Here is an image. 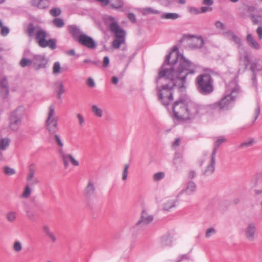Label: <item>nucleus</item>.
<instances>
[{
	"label": "nucleus",
	"instance_id": "nucleus-25",
	"mask_svg": "<svg viewBox=\"0 0 262 262\" xmlns=\"http://www.w3.org/2000/svg\"><path fill=\"white\" fill-rule=\"evenodd\" d=\"M172 237L169 234H166L160 238V244L162 247L169 246L172 244Z\"/></svg>",
	"mask_w": 262,
	"mask_h": 262
},
{
	"label": "nucleus",
	"instance_id": "nucleus-27",
	"mask_svg": "<svg viewBox=\"0 0 262 262\" xmlns=\"http://www.w3.org/2000/svg\"><path fill=\"white\" fill-rule=\"evenodd\" d=\"M91 110L93 114L98 118L103 116V112L102 108L99 107L97 105L94 104L91 107Z\"/></svg>",
	"mask_w": 262,
	"mask_h": 262
},
{
	"label": "nucleus",
	"instance_id": "nucleus-64",
	"mask_svg": "<svg viewBox=\"0 0 262 262\" xmlns=\"http://www.w3.org/2000/svg\"><path fill=\"white\" fill-rule=\"evenodd\" d=\"M256 33L260 40L262 39V27H259L256 30Z\"/></svg>",
	"mask_w": 262,
	"mask_h": 262
},
{
	"label": "nucleus",
	"instance_id": "nucleus-30",
	"mask_svg": "<svg viewBox=\"0 0 262 262\" xmlns=\"http://www.w3.org/2000/svg\"><path fill=\"white\" fill-rule=\"evenodd\" d=\"M141 12L143 15H146L149 14H159L161 12L159 10L154 9L150 7L144 8L142 9Z\"/></svg>",
	"mask_w": 262,
	"mask_h": 262
},
{
	"label": "nucleus",
	"instance_id": "nucleus-43",
	"mask_svg": "<svg viewBox=\"0 0 262 262\" xmlns=\"http://www.w3.org/2000/svg\"><path fill=\"white\" fill-rule=\"evenodd\" d=\"M216 233V229L213 227L208 228L205 232V237L209 238Z\"/></svg>",
	"mask_w": 262,
	"mask_h": 262
},
{
	"label": "nucleus",
	"instance_id": "nucleus-41",
	"mask_svg": "<svg viewBox=\"0 0 262 262\" xmlns=\"http://www.w3.org/2000/svg\"><path fill=\"white\" fill-rule=\"evenodd\" d=\"M251 20L254 24L261 25L262 24V16L261 15H251Z\"/></svg>",
	"mask_w": 262,
	"mask_h": 262
},
{
	"label": "nucleus",
	"instance_id": "nucleus-10",
	"mask_svg": "<svg viewBox=\"0 0 262 262\" xmlns=\"http://www.w3.org/2000/svg\"><path fill=\"white\" fill-rule=\"evenodd\" d=\"M77 41L80 45L90 49H94L97 47V43L93 38L85 33L80 35Z\"/></svg>",
	"mask_w": 262,
	"mask_h": 262
},
{
	"label": "nucleus",
	"instance_id": "nucleus-8",
	"mask_svg": "<svg viewBox=\"0 0 262 262\" xmlns=\"http://www.w3.org/2000/svg\"><path fill=\"white\" fill-rule=\"evenodd\" d=\"M24 114V109L18 107L11 113L10 117V127L14 131H16L21 123V119Z\"/></svg>",
	"mask_w": 262,
	"mask_h": 262
},
{
	"label": "nucleus",
	"instance_id": "nucleus-34",
	"mask_svg": "<svg viewBox=\"0 0 262 262\" xmlns=\"http://www.w3.org/2000/svg\"><path fill=\"white\" fill-rule=\"evenodd\" d=\"M52 72L54 75H58L62 72L60 63L58 61L55 62L52 68Z\"/></svg>",
	"mask_w": 262,
	"mask_h": 262
},
{
	"label": "nucleus",
	"instance_id": "nucleus-24",
	"mask_svg": "<svg viewBox=\"0 0 262 262\" xmlns=\"http://www.w3.org/2000/svg\"><path fill=\"white\" fill-rule=\"evenodd\" d=\"M177 201L176 199H168L163 204V209L165 211H170L176 207Z\"/></svg>",
	"mask_w": 262,
	"mask_h": 262
},
{
	"label": "nucleus",
	"instance_id": "nucleus-40",
	"mask_svg": "<svg viewBox=\"0 0 262 262\" xmlns=\"http://www.w3.org/2000/svg\"><path fill=\"white\" fill-rule=\"evenodd\" d=\"M252 70L260 71L262 70V61L256 60L251 66Z\"/></svg>",
	"mask_w": 262,
	"mask_h": 262
},
{
	"label": "nucleus",
	"instance_id": "nucleus-58",
	"mask_svg": "<svg viewBox=\"0 0 262 262\" xmlns=\"http://www.w3.org/2000/svg\"><path fill=\"white\" fill-rule=\"evenodd\" d=\"M215 26L216 27V28L221 30H224L225 29V25L220 21H217L216 22H215Z\"/></svg>",
	"mask_w": 262,
	"mask_h": 262
},
{
	"label": "nucleus",
	"instance_id": "nucleus-13",
	"mask_svg": "<svg viewBox=\"0 0 262 262\" xmlns=\"http://www.w3.org/2000/svg\"><path fill=\"white\" fill-rule=\"evenodd\" d=\"M216 156L211 155L207 160L208 164L205 167L203 171V175L208 177L211 175L215 170V163Z\"/></svg>",
	"mask_w": 262,
	"mask_h": 262
},
{
	"label": "nucleus",
	"instance_id": "nucleus-31",
	"mask_svg": "<svg viewBox=\"0 0 262 262\" xmlns=\"http://www.w3.org/2000/svg\"><path fill=\"white\" fill-rule=\"evenodd\" d=\"M124 2L123 0H114L110 5V7L114 9H119L123 8Z\"/></svg>",
	"mask_w": 262,
	"mask_h": 262
},
{
	"label": "nucleus",
	"instance_id": "nucleus-36",
	"mask_svg": "<svg viewBox=\"0 0 262 262\" xmlns=\"http://www.w3.org/2000/svg\"><path fill=\"white\" fill-rule=\"evenodd\" d=\"M56 85L58 86V90L57 91L58 98L60 99L62 94L65 92L63 83L61 81L56 82Z\"/></svg>",
	"mask_w": 262,
	"mask_h": 262
},
{
	"label": "nucleus",
	"instance_id": "nucleus-45",
	"mask_svg": "<svg viewBox=\"0 0 262 262\" xmlns=\"http://www.w3.org/2000/svg\"><path fill=\"white\" fill-rule=\"evenodd\" d=\"M129 165L128 164H125L124 165V168L122 171V180L123 181H126L127 179V176L128 173V168Z\"/></svg>",
	"mask_w": 262,
	"mask_h": 262
},
{
	"label": "nucleus",
	"instance_id": "nucleus-21",
	"mask_svg": "<svg viewBox=\"0 0 262 262\" xmlns=\"http://www.w3.org/2000/svg\"><path fill=\"white\" fill-rule=\"evenodd\" d=\"M246 40L248 46L251 48L258 50L260 48L259 44L255 40L251 34H248L246 37Z\"/></svg>",
	"mask_w": 262,
	"mask_h": 262
},
{
	"label": "nucleus",
	"instance_id": "nucleus-42",
	"mask_svg": "<svg viewBox=\"0 0 262 262\" xmlns=\"http://www.w3.org/2000/svg\"><path fill=\"white\" fill-rule=\"evenodd\" d=\"M20 65L21 67L24 68L27 66H30L33 64V59H29L26 58H23L20 61Z\"/></svg>",
	"mask_w": 262,
	"mask_h": 262
},
{
	"label": "nucleus",
	"instance_id": "nucleus-51",
	"mask_svg": "<svg viewBox=\"0 0 262 262\" xmlns=\"http://www.w3.org/2000/svg\"><path fill=\"white\" fill-rule=\"evenodd\" d=\"M4 170L5 173L8 175H13L15 173V170L8 166L5 167Z\"/></svg>",
	"mask_w": 262,
	"mask_h": 262
},
{
	"label": "nucleus",
	"instance_id": "nucleus-19",
	"mask_svg": "<svg viewBox=\"0 0 262 262\" xmlns=\"http://www.w3.org/2000/svg\"><path fill=\"white\" fill-rule=\"evenodd\" d=\"M239 9L243 15H249L251 18V15H254L253 13L255 11L256 8L253 6L244 5Z\"/></svg>",
	"mask_w": 262,
	"mask_h": 262
},
{
	"label": "nucleus",
	"instance_id": "nucleus-35",
	"mask_svg": "<svg viewBox=\"0 0 262 262\" xmlns=\"http://www.w3.org/2000/svg\"><path fill=\"white\" fill-rule=\"evenodd\" d=\"M193 44L192 45V47L194 48H201L204 44V40L202 37H199L195 38L193 40Z\"/></svg>",
	"mask_w": 262,
	"mask_h": 262
},
{
	"label": "nucleus",
	"instance_id": "nucleus-55",
	"mask_svg": "<svg viewBox=\"0 0 262 262\" xmlns=\"http://www.w3.org/2000/svg\"><path fill=\"white\" fill-rule=\"evenodd\" d=\"M8 88V83L6 78L0 80V88Z\"/></svg>",
	"mask_w": 262,
	"mask_h": 262
},
{
	"label": "nucleus",
	"instance_id": "nucleus-1",
	"mask_svg": "<svg viewBox=\"0 0 262 262\" xmlns=\"http://www.w3.org/2000/svg\"><path fill=\"white\" fill-rule=\"evenodd\" d=\"M177 50L174 47L168 55L156 80L159 99L164 105L173 100V88H185L186 77L189 74H194L196 68L195 64L183 55L174 53Z\"/></svg>",
	"mask_w": 262,
	"mask_h": 262
},
{
	"label": "nucleus",
	"instance_id": "nucleus-17",
	"mask_svg": "<svg viewBox=\"0 0 262 262\" xmlns=\"http://www.w3.org/2000/svg\"><path fill=\"white\" fill-rule=\"evenodd\" d=\"M51 138L53 139L57 146V153L64 151V143L61 137L57 134L51 135Z\"/></svg>",
	"mask_w": 262,
	"mask_h": 262
},
{
	"label": "nucleus",
	"instance_id": "nucleus-37",
	"mask_svg": "<svg viewBox=\"0 0 262 262\" xmlns=\"http://www.w3.org/2000/svg\"><path fill=\"white\" fill-rule=\"evenodd\" d=\"M30 186H30L29 185H27V184L25 186L24 191H23V193L21 194V196H20L21 198L27 199L30 196V195L31 193V192H32V190H31V188L30 187Z\"/></svg>",
	"mask_w": 262,
	"mask_h": 262
},
{
	"label": "nucleus",
	"instance_id": "nucleus-46",
	"mask_svg": "<svg viewBox=\"0 0 262 262\" xmlns=\"http://www.w3.org/2000/svg\"><path fill=\"white\" fill-rule=\"evenodd\" d=\"M165 177V173L164 172H159L155 173L153 175V179L154 181L157 182L162 180Z\"/></svg>",
	"mask_w": 262,
	"mask_h": 262
},
{
	"label": "nucleus",
	"instance_id": "nucleus-14",
	"mask_svg": "<svg viewBox=\"0 0 262 262\" xmlns=\"http://www.w3.org/2000/svg\"><path fill=\"white\" fill-rule=\"evenodd\" d=\"M96 192V186L94 181L90 179L88 184L84 190V195L87 199H91L93 197Z\"/></svg>",
	"mask_w": 262,
	"mask_h": 262
},
{
	"label": "nucleus",
	"instance_id": "nucleus-18",
	"mask_svg": "<svg viewBox=\"0 0 262 262\" xmlns=\"http://www.w3.org/2000/svg\"><path fill=\"white\" fill-rule=\"evenodd\" d=\"M34 174V170L30 168L26 178L27 181L28 182L27 185H29L30 186H33L39 183V179L37 177H35Z\"/></svg>",
	"mask_w": 262,
	"mask_h": 262
},
{
	"label": "nucleus",
	"instance_id": "nucleus-62",
	"mask_svg": "<svg viewBox=\"0 0 262 262\" xmlns=\"http://www.w3.org/2000/svg\"><path fill=\"white\" fill-rule=\"evenodd\" d=\"M212 10V8L211 7H206V6H204V7H201V13H205L207 11H211Z\"/></svg>",
	"mask_w": 262,
	"mask_h": 262
},
{
	"label": "nucleus",
	"instance_id": "nucleus-56",
	"mask_svg": "<svg viewBox=\"0 0 262 262\" xmlns=\"http://www.w3.org/2000/svg\"><path fill=\"white\" fill-rule=\"evenodd\" d=\"M77 117L79 121V124L81 126H82L84 124V119L80 114H78L77 115Z\"/></svg>",
	"mask_w": 262,
	"mask_h": 262
},
{
	"label": "nucleus",
	"instance_id": "nucleus-9",
	"mask_svg": "<svg viewBox=\"0 0 262 262\" xmlns=\"http://www.w3.org/2000/svg\"><path fill=\"white\" fill-rule=\"evenodd\" d=\"M245 235L249 242H253L257 235L256 225L254 223H249L244 230Z\"/></svg>",
	"mask_w": 262,
	"mask_h": 262
},
{
	"label": "nucleus",
	"instance_id": "nucleus-16",
	"mask_svg": "<svg viewBox=\"0 0 262 262\" xmlns=\"http://www.w3.org/2000/svg\"><path fill=\"white\" fill-rule=\"evenodd\" d=\"M196 189V184L193 181H189L187 183V185L185 188L183 189L178 194V196L181 195L183 193H185L187 194L191 195L194 193Z\"/></svg>",
	"mask_w": 262,
	"mask_h": 262
},
{
	"label": "nucleus",
	"instance_id": "nucleus-28",
	"mask_svg": "<svg viewBox=\"0 0 262 262\" xmlns=\"http://www.w3.org/2000/svg\"><path fill=\"white\" fill-rule=\"evenodd\" d=\"M180 15L177 13H164L162 14L161 18L166 19L175 20L178 18Z\"/></svg>",
	"mask_w": 262,
	"mask_h": 262
},
{
	"label": "nucleus",
	"instance_id": "nucleus-6",
	"mask_svg": "<svg viewBox=\"0 0 262 262\" xmlns=\"http://www.w3.org/2000/svg\"><path fill=\"white\" fill-rule=\"evenodd\" d=\"M27 34L30 37H32L35 34V38L40 47L43 45L48 35L47 33L43 29L32 23L28 25Z\"/></svg>",
	"mask_w": 262,
	"mask_h": 262
},
{
	"label": "nucleus",
	"instance_id": "nucleus-29",
	"mask_svg": "<svg viewBox=\"0 0 262 262\" xmlns=\"http://www.w3.org/2000/svg\"><path fill=\"white\" fill-rule=\"evenodd\" d=\"M226 140V139L224 137H220L216 140L211 154L212 155L216 156L217 148L220 146L221 144L225 142Z\"/></svg>",
	"mask_w": 262,
	"mask_h": 262
},
{
	"label": "nucleus",
	"instance_id": "nucleus-15",
	"mask_svg": "<svg viewBox=\"0 0 262 262\" xmlns=\"http://www.w3.org/2000/svg\"><path fill=\"white\" fill-rule=\"evenodd\" d=\"M45 123L46 129L50 135L55 134L58 131V119H47Z\"/></svg>",
	"mask_w": 262,
	"mask_h": 262
},
{
	"label": "nucleus",
	"instance_id": "nucleus-47",
	"mask_svg": "<svg viewBox=\"0 0 262 262\" xmlns=\"http://www.w3.org/2000/svg\"><path fill=\"white\" fill-rule=\"evenodd\" d=\"M61 10L59 8H54L50 10V14L54 17L58 16L60 15Z\"/></svg>",
	"mask_w": 262,
	"mask_h": 262
},
{
	"label": "nucleus",
	"instance_id": "nucleus-63",
	"mask_svg": "<svg viewBox=\"0 0 262 262\" xmlns=\"http://www.w3.org/2000/svg\"><path fill=\"white\" fill-rule=\"evenodd\" d=\"M128 18L132 22L135 23L136 21V16L133 13H129L128 14Z\"/></svg>",
	"mask_w": 262,
	"mask_h": 262
},
{
	"label": "nucleus",
	"instance_id": "nucleus-48",
	"mask_svg": "<svg viewBox=\"0 0 262 262\" xmlns=\"http://www.w3.org/2000/svg\"><path fill=\"white\" fill-rule=\"evenodd\" d=\"M53 23L58 28L62 27L64 25L63 20L59 18H56L54 19Z\"/></svg>",
	"mask_w": 262,
	"mask_h": 262
},
{
	"label": "nucleus",
	"instance_id": "nucleus-26",
	"mask_svg": "<svg viewBox=\"0 0 262 262\" xmlns=\"http://www.w3.org/2000/svg\"><path fill=\"white\" fill-rule=\"evenodd\" d=\"M262 177L261 173H257L251 178L250 181V185L252 188H254L258 185V180Z\"/></svg>",
	"mask_w": 262,
	"mask_h": 262
},
{
	"label": "nucleus",
	"instance_id": "nucleus-5",
	"mask_svg": "<svg viewBox=\"0 0 262 262\" xmlns=\"http://www.w3.org/2000/svg\"><path fill=\"white\" fill-rule=\"evenodd\" d=\"M213 80L209 74L204 73L198 76L195 79V84L198 91L202 95L211 94L214 90Z\"/></svg>",
	"mask_w": 262,
	"mask_h": 262
},
{
	"label": "nucleus",
	"instance_id": "nucleus-33",
	"mask_svg": "<svg viewBox=\"0 0 262 262\" xmlns=\"http://www.w3.org/2000/svg\"><path fill=\"white\" fill-rule=\"evenodd\" d=\"M49 47L51 49H55L56 48L55 41L54 39H50L46 41L43 43V45H41L40 47L45 48Z\"/></svg>",
	"mask_w": 262,
	"mask_h": 262
},
{
	"label": "nucleus",
	"instance_id": "nucleus-44",
	"mask_svg": "<svg viewBox=\"0 0 262 262\" xmlns=\"http://www.w3.org/2000/svg\"><path fill=\"white\" fill-rule=\"evenodd\" d=\"M9 140L8 138L2 139L0 140V149L5 150L9 144Z\"/></svg>",
	"mask_w": 262,
	"mask_h": 262
},
{
	"label": "nucleus",
	"instance_id": "nucleus-38",
	"mask_svg": "<svg viewBox=\"0 0 262 262\" xmlns=\"http://www.w3.org/2000/svg\"><path fill=\"white\" fill-rule=\"evenodd\" d=\"M6 217L8 222L13 223L16 219V213L14 211L8 212L7 213Z\"/></svg>",
	"mask_w": 262,
	"mask_h": 262
},
{
	"label": "nucleus",
	"instance_id": "nucleus-2",
	"mask_svg": "<svg viewBox=\"0 0 262 262\" xmlns=\"http://www.w3.org/2000/svg\"><path fill=\"white\" fill-rule=\"evenodd\" d=\"M172 110L176 118L188 120L204 114L206 106L186 100H179L174 103Z\"/></svg>",
	"mask_w": 262,
	"mask_h": 262
},
{
	"label": "nucleus",
	"instance_id": "nucleus-49",
	"mask_svg": "<svg viewBox=\"0 0 262 262\" xmlns=\"http://www.w3.org/2000/svg\"><path fill=\"white\" fill-rule=\"evenodd\" d=\"M27 217L31 221H34L35 217V213L32 210H28L26 211Z\"/></svg>",
	"mask_w": 262,
	"mask_h": 262
},
{
	"label": "nucleus",
	"instance_id": "nucleus-61",
	"mask_svg": "<svg viewBox=\"0 0 262 262\" xmlns=\"http://www.w3.org/2000/svg\"><path fill=\"white\" fill-rule=\"evenodd\" d=\"M260 114V106L259 105H257L255 110V117L254 121H255L258 118L259 115Z\"/></svg>",
	"mask_w": 262,
	"mask_h": 262
},
{
	"label": "nucleus",
	"instance_id": "nucleus-54",
	"mask_svg": "<svg viewBox=\"0 0 262 262\" xmlns=\"http://www.w3.org/2000/svg\"><path fill=\"white\" fill-rule=\"evenodd\" d=\"M86 84L90 88H94L95 86V82L92 77L88 78L86 81Z\"/></svg>",
	"mask_w": 262,
	"mask_h": 262
},
{
	"label": "nucleus",
	"instance_id": "nucleus-50",
	"mask_svg": "<svg viewBox=\"0 0 262 262\" xmlns=\"http://www.w3.org/2000/svg\"><path fill=\"white\" fill-rule=\"evenodd\" d=\"M0 93L3 98H6L9 94L8 88H0Z\"/></svg>",
	"mask_w": 262,
	"mask_h": 262
},
{
	"label": "nucleus",
	"instance_id": "nucleus-22",
	"mask_svg": "<svg viewBox=\"0 0 262 262\" xmlns=\"http://www.w3.org/2000/svg\"><path fill=\"white\" fill-rule=\"evenodd\" d=\"M32 6L36 7L39 9H45L49 5L48 0H31Z\"/></svg>",
	"mask_w": 262,
	"mask_h": 262
},
{
	"label": "nucleus",
	"instance_id": "nucleus-20",
	"mask_svg": "<svg viewBox=\"0 0 262 262\" xmlns=\"http://www.w3.org/2000/svg\"><path fill=\"white\" fill-rule=\"evenodd\" d=\"M153 220V216L151 215L148 214L146 212L143 211L142 213L141 219L138 221L136 225L137 226L145 224H148L151 222Z\"/></svg>",
	"mask_w": 262,
	"mask_h": 262
},
{
	"label": "nucleus",
	"instance_id": "nucleus-7",
	"mask_svg": "<svg viewBox=\"0 0 262 262\" xmlns=\"http://www.w3.org/2000/svg\"><path fill=\"white\" fill-rule=\"evenodd\" d=\"M227 35L229 39L234 41L236 45L238 48V52L240 54V58H242V56H244V61L246 62L245 63V65L247 66L249 62V57L244 49L242 39L232 32H228L227 33Z\"/></svg>",
	"mask_w": 262,
	"mask_h": 262
},
{
	"label": "nucleus",
	"instance_id": "nucleus-23",
	"mask_svg": "<svg viewBox=\"0 0 262 262\" xmlns=\"http://www.w3.org/2000/svg\"><path fill=\"white\" fill-rule=\"evenodd\" d=\"M69 31L73 37L78 41V39L81 35L83 34L81 30L76 26L72 25L69 27Z\"/></svg>",
	"mask_w": 262,
	"mask_h": 262
},
{
	"label": "nucleus",
	"instance_id": "nucleus-32",
	"mask_svg": "<svg viewBox=\"0 0 262 262\" xmlns=\"http://www.w3.org/2000/svg\"><path fill=\"white\" fill-rule=\"evenodd\" d=\"M47 119H58L57 117L55 116V105L53 104H51L49 107Z\"/></svg>",
	"mask_w": 262,
	"mask_h": 262
},
{
	"label": "nucleus",
	"instance_id": "nucleus-60",
	"mask_svg": "<svg viewBox=\"0 0 262 262\" xmlns=\"http://www.w3.org/2000/svg\"><path fill=\"white\" fill-rule=\"evenodd\" d=\"M110 64V59L107 56H105L103 60V67L106 68Z\"/></svg>",
	"mask_w": 262,
	"mask_h": 262
},
{
	"label": "nucleus",
	"instance_id": "nucleus-39",
	"mask_svg": "<svg viewBox=\"0 0 262 262\" xmlns=\"http://www.w3.org/2000/svg\"><path fill=\"white\" fill-rule=\"evenodd\" d=\"M13 250L17 253H19L23 249L22 244L18 241H15L12 246Z\"/></svg>",
	"mask_w": 262,
	"mask_h": 262
},
{
	"label": "nucleus",
	"instance_id": "nucleus-4",
	"mask_svg": "<svg viewBox=\"0 0 262 262\" xmlns=\"http://www.w3.org/2000/svg\"><path fill=\"white\" fill-rule=\"evenodd\" d=\"M104 21L116 37L112 42V47L118 49L121 45H125L126 33L119 26L115 18L111 15H106L104 17Z\"/></svg>",
	"mask_w": 262,
	"mask_h": 262
},
{
	"label": "nucleus",
	"instance_id": "nucleus-57",
	"mask_svg": "<svg viewBox=\"0 0 262 262\" xmlns=\"http://www.w3.org/2000/svg\"><path fill=\"white\" fill-rule=\"evenodd\" d=\"M189 11L190 13L194 14H198L200 13L199 10L194 7H190L189 8Z\"/></svg>",
	"mask_w": 262,
	"mask_h": 262
},
{
	"label": "nucleus",
	"instance_id": "nucleus-12",
	"mask_svg": "<svg viewBox=\"0 0 262 262\" xmlns=\"http://www.w3.org/2000/svg\"><path fill=\"white\" fill-rule=\"evenodd\" d=\"M58 154L61 157L66 168L69 166V161H70L74 166H77L79 165V162L75 160L71 154H67L64 150L58 153Z\"/></svg>",
	"mask_w": 262,
	"mask_h": 262
},
{
	"label": "nucleus",
	"instance_id": "nucleus-3",
	"mask_svg": "<svg viewBox=\"0 0 262 262\" xmlns=\"http://www.w3.org/2000/svg\"><path fill=\"white\" fill-rule=\"evenodd\" d=\"M240 93V88L236 80H232L228 84L224 97L217 102L210 104L208 107L211 109L228 110L233 106Z\"/></svg>",
	"mask_w": 262,
	"mask_h": 262
},
{
	"label": "nucleus",
	"instance_id": "nucleus-52",
	"mask_svg": "<svg viewBox=\"0 0 262 262\" xmlns=\"http://www.w3.org/2000/svg\"><path fill=\"white\" fill-rule=\"evenodd\" d=\"M10 30L8 27L3 26L1 28V34L2 36H6L9 33Z\"/></svg>",
	"mask_w": 262,
	"mask_h": 262
},
{
	"label": "nucleus",
	"instance_id": "nucleus-11",
	"mask_svg": "<svg viewBox=\"0 0 262 262\" xmlns=\"http://www.w3.org/2000/svg\"><path fill=\"white\" fill-rule=\"evenodd\" d=\"M33 66L35 70H39L46 68L48 60L45 55H36L32 58Z\"/></svg>",
	"mask_w": 262,
	"mask_h": 262
},
{
	"label": "nucleus",
	"instance_id": "nucleus-53",
	"mask_svg": "<svg viewBox=\"0 0 262 262\" xmlns=\"http://www.w3.org/2000/svg\"><path fill=\"white\" fill-rule=\"evenodd\" d=\"M254 143V141L253 139H251L249 141H246L243 143H242L240 145L241 147H246L250 146L253 145Z\"/></svg>",
	"mask_w": 262,
	"mask_h": 262
},
{
	"label": "nucleus",
	"instance_id": "nucleus-59",
	"mask_svg": "<svg viewBox=\"0 0 262 262\" xmlns=\"http://www.w3.org/2000/svg\"><path fill=\"white\" fill-rule=\"evenodd\" d=\"M180 142L181 140L179 138H177L172 143V147L173 148H176L180 145Z\"/></svg>",
	"mask_w": 262,
	"mask_h": 262
}]
</instances>
